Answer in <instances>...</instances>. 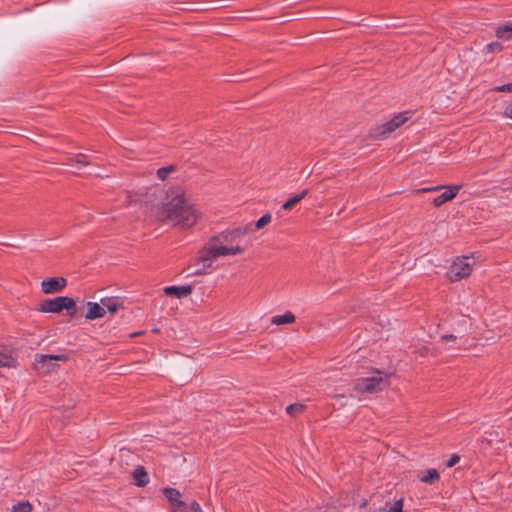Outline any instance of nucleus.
<instances>
[{
	"label": "nucleus",
	"instance_id": "f257e3e1",
	"mask_svg": "<svg viewBox=\"0 0 512 512\" xmlns=\"http://www.w3.org/2000/svg\"><path fill=\"white\" fill-rule=\"evenodd\" d=\"M160 199L157 208L158 218L179 229L187 230L195 226L202 215L197 209L191 194L180 185L158 191Z\"/></svg>",
	"mask_w": 512,
	"mask_h": 512
},
{
	"label": "nucleus",
	"instance_id": "f03ea898",
	"mask_svg": "<svg viewBox=\"0 0 512 512\" xmlns=\"http://www.w3.org/2000/svg\"><path fill=\"white\" fill-rule=\"evenodd\" d=\"M389 379L390 375L388 373L373 370L355 379L352 390L356 396L380 393L389 386Z\"/></svg>",
	"mask_w": 512,
	"mask_h": 512
},
{
	"label": "nucleus",
	"instance_id": "7ed1b4c3",
	"mask_svg": "<svg viewBox=\"0 0 512 512\" xmlns=\"http://www.w3.org/2000/svg\"><path fill=\"white\" fill-rule=\"evenodd\" d=\"M475 265L472 255L456 256L447 269L446 277L452 283L468 279L473 274Z\"/></svg>",
	"mask_w": 512,
	"mask_h": 512
},
{
	"label": "nucleus",
	"instance_id": "20e7f679",
	"mask_svg": "<svg viewBox=\"0 0 512 512\" xmlns=\"http://www.w3.org/2000/svg\"><path fill=\"white\" fill-rule=\"evenodd\" d=\"M64 310L68 316L74 317L77 313L76 301L68 296H57L45 300L38 308V311L42 313L59 314Z\"/></svg>",
	"mask_w": 512,
	"mask_h": 512
},
{
	"label": "nucleus",
	"instance_id": "39448f33",
	"mask_svg": "<svg viewBox=\"0 0 512 512\" xmlns=\"http://www.w3.org/2000/svg\"><path fill=\"white\" fill-rule=\"evenodd\" d=\"M411 117L410 112H403L394 115L390 120L383 124L377 125L370 131V137L374 140H383L389 134L400 128Z\"/></svg>",
	"mask_w": 512,
	"mask_h": 512
},
{
	"label": "nucleus",
	"instance_id": "423d86ee",
	"mask_svg": "<svg viewBox=\"0 0 512 512\" xmlns=\"http://www.w3.org/2000/svg\"><path fill=\"white\" fill-rule=\"evenodd\" d=\"M69 357L66 354H41L35 357L34 368L42 375L56 372L59 369L58 362H66Z\"/></svg>",
	"mask_w": 512,
	"mask_h": 512
},
{
	"label": "nucleus",
	"instance_id": "0eeeda50",
	"mask_svg": "<svg viewBox=\"0 0 512 512\" xmlns=\"http://www.w3.org/2000/svg\"><path fill=\"white\" fill-rule=\"evenodd\" d=\"M215 260L216 257L206 243L199 251L198 255L192 259L189 268L193 275H204L207 273V270L212 267Z\"/></svg>",
	"mask_w": 512,
	"mask_h": 512
},
{
	"label": "nucleus",
	"instance_id": "6e6552de",
	"mask_svg": "<svg viewBox=\"0 0 512 512\" xmlns=\"http://www.w3.org/2000/svg\"><path fill=\"white\" fill-rule=\"evenodd\" d=\"M462 188V185H439L426 187L421 189V192H435L443 190L441 194L432 199V205L436 208L441 207L443 204L452 201Z\"/></svg>",
	"mask_w": 512,
	"mask_h": 512
},
{
	"label": "nucleus",
	"instance_id": "1a4fd4ad",
	"mask_svg": "<svg viewBox=\"0 0 512 512\" xmlns=\"http://www.w3.org/2000/svg\"><path fill=\"white\" fill-rule=\"evenodd\" d=\"M206 243L209 245L216 259L219 257L239 256L246 251L245 247L240 244H235V246L230 247L219 244L217 241H212V239H208Z\"/></svg>",
	"mask_w": 512,
	"mask_h": 512
},
{
	"label": "nucleus",
	"instance_id": "9d476101",
	"mask_svg": "<svg viewBox=\"0 0 512 512\" xmlns=\"http://www.w3.org/2000/svg\"><path fill=\"white\" fill-rule=\"evenodd\" d=\"M66 285L67 281L64 277H51L41 281L40 289L44 295H52L62 292Z\"/></svg>",
	"mask_w": 512,
	"mask_h": 512
},
{
	"label": "nucleus",
	"instance_id": "9b49d317",
	"mask_svg": "<svg viewBox=\"0 0 512 512\" xmlns=\"http://www.w3.org/2000/svg\"><path fill=\"white\" fill-rule=\"evenodd\" d=\"M246 234V230L242 228H236L232 230H225L217 235L210 237L212 241H217L219 244L227 246H235V240Z\"/></svg>",
	"mask_w": 512,
	"mask_h": 512
},
{
	"label": "nucleus",
	"instance_id": "f8f14e48",
	"mask_svg": "<svg viewBox=\"0 0 512 512\" xmlns=\"http://www.w3.org/2000/svg\"><path fill=\"white\" fill-rule=\"evenodd\" d=\"M163 494L173 506L175 512H188V505L181 500V493L175 488H163Z\"/></svg>",
	"mask_w": 512,
	"mask_h": 512
},
{
	"label": "nucleus",
	"instance_id": "ddd939ff",
	"mask_svg": "<svg viewBox=\"0 0 512 512\" xmlns=\"http://www.w3.org/2000/svg\"><path fill=\"white\" fill-rule=\"evenodd\" d=\"M86 313L84 314V318L86 320H95L98 318H102L105 316L104 306L102 304V300L100 303L88 301L86 304Z\"/></svg>",
	"mask_w": 512,
	"mask_h": 512
},
{
	"label": "nucleus",
	"instance_id": "4468645a",
	"mask_svg": "<svg viewBox=\"0 0 512 512\" xmlns=\"http://www.w3.org/2000/svg\"><path fill=\"white\" fill-rule=\"evenodd\" d=\"M192 286L191 285H184V286H168L164 288V293L168 296H173L176 298H184L189 296L192 293Z\"/></svg>",
	"mask_w": 512,
	"mask_h": 512
},
{
	"label": "nucleus",
	"instance_id": "2eb2a0df",
	"mask_svg": "<svg viewBox=\"0 0 512 512\" xmlns=\"http://www.w3.org/2000/svg\"><path fill=\"white\" fill-rule=\"evenodd\" d=\"M17 364V358L13 353L4 347H0V368H16Z\"/></svg>",
	"mask_w": 512,
	"mask_h": 512
},
{
	"label": "nucleus",
	"instance_id": "dca6fc26",
	"mask_svg": "<svg viewBox=\"0 0 512 512\" xmlns=\"http://www.w3.org/2000/svg\"><path fill=\"white\" fill-rule=\"evenodd\" d=\"M132 479L137 487H145L149 484V476L143 466H137L132 472Z\"/></svg>",
	"mask_w": 512,
	"mask_h": 512
},
{
	"label": "nucleus",
	"instance_id": "f3484780",
	"mask_svg": "<svg viewBox=\"0 0 512 512\" xmlns=\"http://www.w3.org/2000/svg\"><path fill=\"white\" fill-rule=\"evenodd\" d=\"M295 320H296L295 315L292 312L288 311L283 315L273 316L270 321L272 324L280 326V325L292 324L295 322Z\"/></svg>",
	"mask_w": 512,
	"mask_h": 512
},
{
	"label": "nucleus",
	"instance_id": "a211bd4d",
	"mask_svg": "<svg viewBox=\"0 0 512 512\" xmlns=\"http://www.w3.org/2000/svg\"><path fill=\"white\" fill-rule=\"evenodd\" d=\"M440 478V475L436 469H428L424 472H422L419 475V480L422 483L432 484L434 482H437Z\"/></svg>",
	"mask_w": 512,
	"mask_h": 512
},
{
	"label": "nucleus",
	"instance_id": "6ab92c4d",
	"mask_svg": "<svg viewBox=\"0 0 512 512\" xmlns=\"http://www.w3.org/2000/svg\"><path fill=\"white\" fill-rule=\"evenodd\" d=\"M102 304L104 306V312L108 311L111 314H115L119 309L122 308L121 303L114 298H102Z\"/></svg>",
	"mask_w": 512,
	"mask_h": 512
},
{
	"label": "nucleus",
	"instance_id": "aec40b11",
	"mask_svg": "<svg viewBox=\"0 0 512 512\" xmlns=\"http://www.w3.org/2000/svg\"><path fill=\"white\" fill-rule=\"evenodd\" d=\"M308 191L305 189V190H302L301 192H299L298 194L294 195L293 197L289 198L283 205H282V208L284 210H290L295 204H297L298 202H300L306 195H307Z\"/></svg>",
	"mask_w": 512,
	"mask_h": 512
},
{
	"label": "nucleus",
	"instance_id": "412c9836",
	"mask_svg": "<svg viewBox=\"0 0 512 512\" xmlns=\"http://www.w3.org/2000/svg\"><path fill=\"white\" fill-rule=\"evenodd\" d=\"M176 171V166L169 165L162 168H159L156 172L157 177L161 181H165L168 179V177Z\"/></svg>",
	"mask_w": 512,
	"mask_h": 512
},
{
	"label": "nucleus",
	"instance_id": "4be33fe9",
	"mask_svg": "<svg viewBox=\"0 0 512 512\" xmlns=\"http://www.w3.org/2000/svg\"><path fill=\"white\" fill-rule=\"evenodd\" d=\"M33 506L29 501H21L17 504H14L10 512H32Z\"/></svg>",
	"mask_w": 512,
	"mask_h": 512
},
{
	"label": "nucleus",
	"instance_id": "5701e85b",
	"mask_svg": "<svg viewBox=\"0 0 512 512\" xmlns=\"http://www.w3.org/2000/svg\"><path fill=\"white\" fill-rule=\"evenodd\" d=\"M495 36L498 39L510 40L512 38V32H510L507 25H502L496 28Z\"/></svg>",
	"mask_w": 512,
	"mask_h": 512
},
{
	"label": "nucleus",
	"instance_id": "b1692460",
	"mask_svg": "<svg viewBox=\"0 0 512 512\" xmlns=\"http://www.w3.org/2000/svg\"><path fill=\"white\" fill-rule=\"evenodd\" d=\"M305 410V405L301 403L290 404L286 407V412L292 417H296Z\"/></svg>",
	"mask_w": 512,
	"mask_h": 512
},
{
	"label": "nucleus",
	"instance_id": "393cba45",
	"mask_svg": "<svg viewBox=\"0 0 512 512\" xmlns=\"http://www.w3.org/2000/svg\"><path fill=\"white\" fill-rule=\"evenodd\" d=\"M271 221V216L270 214H265L263 215L260 219H258L255 223V227L256 229H261L263 228L265 225L269 224Z\"/></svg>",
	"mask_w": 512,
	"mask_h": 512
},
{
	"label": "nucleus",
	"instance_id": "a878e982",
	"mask_svg": "<svg viewBox=\"0 0 512 512\" xmlns=\"http://www.w3.org/2000/svg\"><path fill=\"white\" fill-rule=\"evenodd\" d=\"M404 506V499L400 498L398 499L388 510V512H407L403 510Z\"/></svg>",
	"mask_w": 512,
	"mask_h": 512
},
{
	"label": "nucleus",
	"instance_id": "bb28decb",
	"mask_svg": "<svg viewBox=\"0 0 512 512\" xmlns=\"http://www.w3.org/2000/svg\"><path fill=\"white\" fill-rule=\"evenodd\" d=\"M74 162L77 163V164H80V165H89V160L87 158V156L83 153H78L74 156L73 158Z\"/></svg>",
	"mask_w": 512,
	"mask_h": 512
},
{
	"label": "nucleus",
	"instance_id": "cd10ccee",
	"mask_svg": "<svg viewBox=\"0 0 512 512\" xmlns=\"http://www.w3.org/2000/svg\"><path fill=\"white\" fill-rule=\"evenodd\" d=\"M503 46L498 42H492L486 46V50L490 53L502 51Z\"/></svg>",
	"mask_w": 512,
	"mask_h": 512
},
{
	"label": "nucleus",
	"instance_id": "c85d7f7f",
	"mask_svg": "<svg viewBox=\"0 0 512 512\" xmlns=\"http://www.w3.org/2000/svg\"><path fill=\"white\" fill-rule=\"evenodd\" d=\"M494 92L512 93V83H507L501 86H497L493 89Z\"/></svg>",
	"mask_w": 512,
	"mask_h": 512
},
{
	"label": "nucleus",
	"instance_id": "c756f323",
	"mask_svg": "<svg viewBox=\"0 0 512 512\" xmlns=\"http://www.w3.org/2000/svg\"><path fill=\"white\" fill-rule=\"evenodd\" d=\"M503 116L506 119L512 120V103H509L508 105L505 106Z\"/></svg>",
	"mask_w": 512,
	"mask_h": 512
},
{
	"label": "nucleus",
	"instance_id": "7c9ffc66",
	"mask_svg": "<svg viewBox=\"0 0 512 512\" xmlns=\"http://www.w3.org/2000/svg\"><path fill=\"white\" fill-rule=\"evenodd\" d=\"M203 512L202 508L200 507L199 503L196 501L191 502V504L188 506V512Z\"/></svg>",
	"mask_w": 512,
	"mask_h": 512
},
{
	"label": "nucleus",
	"instance_id": "2f4dec72",
	"mask_svg": "<svg viewBox=\"0 0 512 512\" xmlns=\"http://www.w3.org/2000/svg\"><path fill=\"white\" fill-rule=\"evenodd\" d=\"M460 460V457L458 455H453L446 463L447 467H453L455 464H457Z\"/></svg>",
	"mask_w": 512,
	"mask_h": 512
},
{
	"label": "nucleus",
	"instance_id": "473e14b6",
	"mask_svg": "<svg viewBox=\"0 0 512 512\" xmlns=\"http://www.w3.org/2000/svg\"><path fill=\"white\" fill-rule=\"evenodd\" d=\"M442 340H446V341H455L456 340V336L453 335V334H446V335H443L441 337Z\"/></svg>",
	"mask_w": 512,
	"mask_h": 512
},
{
	"label": "nucleus",
	"instance_id": "72a5a7b5",
	"mask_svg": "<svg viewBox=\"0 0 512 512\" xmlns=\"http://www.w3.org/2000/svg\"><path fill=\"white\" fill-rule=\"evenodd\" d=\"M144 334V331H139V332H134L132 334H130V337H137V336H141Z\"/></svg>",
	"mask_w": 512,
	"mask_h": 512
},
{
	"label": "nucleus",
	"instance_id": "f704fd0d",
	"mask_svg": "<svg viewBox=\"0 0 512 512\" xmlns=\"http://www.w3.org/2000/svg\"><path fill=\"white\" fill-rule=\"evenodd\" d=\"M506 25L508 26V28H509L510 32H512V23H510V24H506Z\"/></svg>",
	"mask_w": 512,
	"mask_h": 512
},
{
	"label": "nucleus",
	"instance_id": "c9c22d12",
	"mask_svg": "<svg viewBox=\"0 0 512 512\" xmlns=\"http://www.w3.org/2000/svg\"><path fill=\"white\" fill-rule=\"evenodd\" d=\"M153 332H159V330L157 328H154Z\"/></svg>",
	"mask_w": 512,
	"mask_h": 512
}]
</instances>
